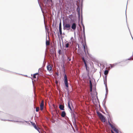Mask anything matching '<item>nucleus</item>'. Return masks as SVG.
<instances>
[{"instance_id":"29","label":"nucleus","mask_w":133,"mask_h":133,"mask_svg":"<svg viewBox=\"0 0 133 133\" xmlns=\"http://www.w3.org/2000/svg\"><path fill=\"white\" fill-rule=\"evenodd\" d=\"M59 28H62V24L61 22H59Z\"/></svg>"},{"instance_id":"19","label":"nucleus","mask_w":133,"mask_h":133,"mask_svg":"<svg viewBox=\"0 0 133 133\" xmlns=\"http://www.w3.org/2000/svg\"><path fill=\"white\" fill-rule=\"evenodd\" d=\"M109 71L108 70H107L106 69L104 71V75H107L109 73Z\"/></svg>"},{"instance_id":"14","label":"nucleus","mask_w":133,"mask_h":133,"mask_svg":"<svg viewBox=\"0 0 133 133\" xmlns=\"http://www.w3.org/2000/svg\"><path fill=\"white\" fill-rule=\"evenodd\" d=\"M103 107H104V108L105 111L108 114V117H110V115L109 114L108 112L107 111V108L106 106Z\"/></svg>"},{"instance_id":"21","label":"nucleus","mask_w":133,"mask_h":133,"mask_svg":"<svg viewBox=\"0 0 133 133\" xmlns=\"http://www.w3.org/2000/svg\"><path fill=\"white\" fill-rule=\"evenodd\" d=\"M105 99V98L104 99ZM106 102V100H105L104 99L103 101V102L102 103V104L103 107L106 106H105V103Z\"/></svg>"},{"instance_id":"56","label":"nucleus","mask_w":133,"mask_h":133,"mask_svg":"<svg viewBox=\"0 0 133 133\" xmlns=\"http://www.w3.org/2000/svg\"><path fill=\"white\" fill-rule=\"evenodd\" d=\"M74 38L73 37H71V40L72 39H73Z\"/></svg>"},{"instance_id":"36","label":"nucleus","mask_w":133,"mask_h":133,"mask_svg":"<svg viewBox=\"0 0 133 133\" xmlns=\"http://www.w3.org/2000/svg\"><path fill=\"white\" fill-rule=\"evenodd\" d=\"M125 64L124 63H122L121 64V65H120L121 66H125Z\"/></svg>"},{"instance_id":"34","label":"nucleus","mask_w":133,"mask_h":133,"mask_svg":"<svg viewBox=\"0 0 133 133\" xmlns=\"http://www.w3.org/2000/svg\"><path fill=\"white\" fill-rule=\"evenodd\" d=\"M0 70H1L2 71H5V69H4L2 68H1L0 67Z\"/></svg>"},{"instance_id":"40","label":"nucleus","mask_w":133,"mask_h":133,"mask_svg":"<svg viewBox=\"0 0 133 133\" xmlns=\"http://www.w3.org/2000/svg\"><path fill=\"white\" fill-rule=\"evenodd\" d=\"M40 69V68L39 69V70H38V72H37V73H35V75H37V74H38L39 72V69Z\"/></svg>"},{"instance_id":"52","label":"nucleus","mask_w":133,"mask_h":133,"mask_svg":"<svg viewBox=\"0 0 133 133\" xmlns=\"http://www.w3.org/2000/svg\"><path fill=\"white\" fill-rule=\"evenodd\" d=\"M112 64H110V65L111 66H113V65H112Z\"/></svg>"},{"instance_id":"2","label":"nucleus","mask_w":133,"mask_h":133,"mask_svg":"<svg viewBox=\"0 0 133 133\" xmlns=\"http://www.w3.org/2000/svg\"><path fill=\"white\" fill-rule=\"evenodd\" d=\"M64 83L65 85V89L69 91V85L68 82V79H67L66 75V74H65L64 76Z\"/></svg>"},{"instance_id":"47","label":"nucleus","mask_w":133,"mask_h":133,"mask_svg":"<svg viewBox=\"0 0 133 133\" xmlns=\"http://www.w3.org/2000/svg\"><path fill=\"white\" fill-rule=\"evenodd\" d=\"M68 59L69 61H71V58H68Z\"/></svg>"},{"instance_id":"23","label":"nucleus","mask_w":133,"mask_h":133,"mask_svg":"<svg viewBox=\"0 0 133 133\" xmlns=\"http://www.w3.org/2000/svg\"><path fill=\"white\" fill-rule=\"evenodd\" d=\"M1 120L2 121H5L7 120H6L3 119H1ZM8 120V121H14V122H19V121H12V120Z\"/></svg>"},{"instance_id":"57","label":"nucleus","mask_w":133,"mask_h":133,"mask_svg":"<svg viewBox=\"0 0 133 133\" xmlns=\"http://www.w3.org/2000/svg\"><path fill=\"white\" fill-rule=\"evenodd\" d=\"M90 84L91 85V82L90 81Z\"/></svg>"},{"instance_id":"49","label":"nucleus","mask_w":133,"mask_h":133,"mask_svg":"<svg viewBox=\"0 0 133 133\" xmlns=\"http://www.w3.org/2000/svg\"><path fill=\"white\" fill-rule=\"evenodd\" d=\"M57 34H58V37L59 38V33L58 32L57 33Z\"/></svg>"},{"instance_id":"22","label":"nucleus","mask_w":133,"mask_h":133,"mask_svg":"<svg viewBox=\"0 0 133 133\" xmlns=\"http://www.w3.org/2000/svg\"><path fill=\"white\" fill-rule=\"evenodd\" d=\"M83 36V41L84 42H86V38H85V34L84 33V34H82Z\"/></svg>"},{"instance_id":"50","label":"nucleus","mask_w":133,"mask_h":133,"mask_svg":"<svg viewBox=\"0 0 133 133\" xmlns=\"http://www.w3.org/2000/svg\"><path fill=\"white\" fill-rule=\"evenodd\" d=\"M69 108L70 109V110L71 111H72V108H71V107H70V108Z\"/></svg>"},{"instance_id":"30","label":"nucleus","mask_w":133,"mask_h":133,"mask_svg":"<svg viewBox=\"0 0 133 133\" xmlns=\"http://www.w3.org/2000/svg\"><path fill=\"white\" fill-rule=\"evenodd\" d=\"M59 3L61 5H62L63 3L62 1V0H59Z\"/></svg>"},{"instance_id":"1","label":"nucleus","mask_w":133,"mask_h":133,"mask_svg":"<svg viewBox=\"0 0 133 133\" xmlns=\"http://www.w3.org/2000/svg\"><path fill=\"white\" fill-rule=\"evenodd\" d=\"M78 19L79 21L81 20V23L82 26L83 28H85V26L83 23V16H82V9H81V17L80 16V9L79 8L78 10Z\"/></svg>"},{"instance_id":"55","label":"nucleus","mask_w":133,"mask_h":133,"mask_svg":"<svg viewBox=\"0 0 133 133\" xmlns=\"http://www.w3.org/2000/svg\"><path fill=\"white\" fill-rule=\"evenodd\" d=\"M54 24L53 23V24H52V27H54Z\"/></svg>"},{"instance_id":"5","label":"nucleus","mask_w":133,"mask_h":133,"mask_svg":"<svg viewBox=\"0 0 133 133\" xmlns=\"http://www.w3.org/2000/svg\"><path fill=\"white\" fill-rule=\"evenodd\" d=\"M97 113L99 116L101 118L102 120L103 121V122H105V117L102 115V114L101 112H97Z\"/></svg>"},{"instance_id":"8","label":"nucleus","mask_w":133,"mask_h":133,"mask_svg":"<svg viewBox=\"0 0 133 133\" xmlns=\"http://www.w3.org/2000/svg\"><path fill=\"white\" fill-rule=\"evenodd\" d=\"M46 68L48 71L49 72H52V68L50 65L49 64L47 65L46 66Z\"/></svg>"},{"instance_id":"44","label":"nucleus","mask_w":133,"mask_h":133,"mask_svg":"<svg viewBox=\"0 0 133 133\" xmlns=\"http://www.w3.org/2000/svg\"><path fill=\"white\" fill-rule=\"evenodd\" d=\"M74 36H75H75L76 35V32L75 31L74 32Z\"/></svg>"},{"instance_id":"37","label":"nucleus","mask_w":133,"mask_h":133,"mask_svg":"<svg viewBox=\"0 0 133 133\" xmlns=\"http://www.w3.org/2000/svg\"><path fill=\"white\" fill-rule=\"evenodd\" d=\"M38 3H39V5L40 7V8H41V10L42 11V12H43V11H42V8L41 7V6L39 4V1H38Z\"/></svg>"},{"instance_id":"64","label":"nucleus","mask_w":133,"mask_h":133,"mask_svg":"<svg viewBox=\"0 0 133 133\" xmlns=\"http://www.w3.org/2000/svg\"><path fill=\"white\" fill-rule=\"evenodd\" d=\"M132 56H133V54L132 55Z\"/></svg>"},{"instance_id":"45","label":"nucleus","mask_w":133,"mask_h":133,"mask_svg":"<svg viewBox=\"0 0 133 133\" xmlns=\"http://www.w3.org/2000/svg\"><path fill=\"white\" fill-rule=\"evenodd\" d=\"M19 122H21V123H23L24 122L22 121H19Z\"/></svg>"},{"instance_id":"54","label":"nucleus","mask_w":133,"mask_h":133,"mask_svg":"<svg viewBox=\"0 0 133 133\" xmlns=\"http://www.w3.org/2000/svg\"><path fill=\"white\" fill-rule=\"evenodd\" d=\"M61 39H62V45H63V39H62V38H61Z\"/></svg>"},{"instance_id":"11","label":"nucleus","mask_w":133,"mask_h":133,"mask_svg":"<svg viewBox=\"0 0 133 133\" xmlns=\"http://www.w3.org/2000/svg\"><path fill=\"white\" fill-rule=\"evenodd\" d=\"M71 27L74 31H75L76 30V24L75 23H73Z\"/></svg>"},{"instance_id":"18","label":"nucleus","mask_w":133,"mask_h":133,"mask_svg":"<svg viewBox=\"0 0 133 133\" xmlns=\"http://www.w3.org/2000/svg\"><path fill=\"white\" fill-rule=\"evenodd\" d=\"M65 45L66 48H68L69 47V44L67 41H66L65 43Z\"/></svg>"},{"instance_id":"20","label":"nucleus","mask_w":133,"mask_h":133,"mask_svg":"<svg viewBox=\"0 0 133 133\" xmlns=\"http://www.w3.org/2000/svg\"><path fill=\"white\" fill-rule=\"evenodd\" d=\"M121 63V62H119L118 63V62L117 63H115L112 64V65H113V66H111V68L114 67L115 65H116L118 64V63Z\"/></svg>"},{"instance_id":"38","label":"nucleus","mask_w":133,"mask_h":133,"mask_svg":"<svg viewBox=\"0 0 133 133\" xmlns=\"http://www.w3.org/2000/svg\"><path fill=\"white\" fill-rule=\"evenodd\" d=\"M24 122H26L27 123V124H30L28 122V121H24Z\"/></svg>"},{"instance_id":"3","label":"nucleus","mask_w":133,"mask_h":133,"mask_svg":"<svg viewBox=\"0 0 133 133\" xmlns=\"http://www.w3.org/2000/svg\"><path fill=\"white\" fill-rule=\"evenodd\" d=\"M82 45L83 46L84 51L85 55H88L89 56H90V54L88 52L87 46L86 45L85 46L84 44H82Z\"/></svg>"},{"instance_id":"27","label":"nucleus","mask_w":133,"mask_h":133,"mask_svg":"<svg viewBox=\"0 0 133 133\" xmlns=\"http://www.w3.org/2000/svg\"><path fill=\"white\" fill-rule=\"evenodd\" d=\"M47 37L46 36V45H49V44H50V43H49V41H47Z\"/></svg>"},{"instance_id":"35","label":"nucleus","mask_w":133,"mask_h":133,"mask_svg":"<svg viewBox=\"0 0 133 133\" xmlns=\"http://www.w3.org/2000/svg\"><path fill=\"white\" fill-rule=\"evenodd\" d=\"M33 77L34 78H36V75L35 74L33 75Z\"/></svg>"},{"instance_id":"46","label":"nucleus","mask_w":133,"mask_h":133,"mask_svg":"<svg viewBox=\"0 0 133 133\" xmlns=\"http://www.w3.org/2000/svg\"><path fill=\"white\" fill-rule=\"evenodd\" d=\"M64 65H63V68H64V73H65V69H64Z\"/></svg>"},{"instance_id":"12","label":"nucleus","mask_w":133,"mask_h":133,"mask_svg":"<svg viewBox=\"0 0 133 133\" xmlns=\"http://www.w3.org/2000/svg\"><path fill=\"white\" fill-rule=\"evenodd\" d=\"M107 75H105L104 77L103 78L104 79V84L105 85L106 84V85L107 84Z\"/></svg>"},{"instance_id":"7","label":"nucleus","mask_w":133,"mask_h":133,"mask_svg":"<svg viewBox=\"0 0 133 133\" xmlns=\"http://www.w3.org/2000/svg\"><path fill=\"white\" fill-rule=\"evenodd\" d=\"M71 116L72 117V121L73 123L76 122V116L74 112H72L71 113Z\"/></svg>"},{"instance_id":"59","label":"nucleus","mask_w":133,"mask_h":133,"mask_svg":"<svg viewBox=\"0 0 133 133\" xmlns=\"http://www.w3.org/2000/svg\"><path fill=\"white\" fill-rule=\"evenodd\" d=\"M52 51V52L53 53L54 52V51L53 50H52V51H51V52Z\"/></svg>"},{"instance_id":"10","label":"nucleus","mask_w":133,"mask_h":133,"mask_svg":"<svg viewBox=\"0 0 133 133\" xmlns=\"http://www.w3.org/2000/svg\"><path fill=\"white\" fill-rule=\"evenodd\" d=\"M105 86L106 90V94H105V98H106L107 97V94H108V88H107V85H106V84H105Z\"/></svg>"},{"instance_id":"16","label":"nucleus","mask_w":133,"mask_h":133,"mask_svg":"<svg viewBox=\"0 0 133 133\" xmlns=\"http://www.w3.org/2000/svg\"><path fill=\"white\" fill-rule=\"evenodd\" d=\"M66 115V113L64 111H62L61 114V116L62 117H64Z\"/></svg>"},{"instance_id":"25","label":"nucleus","mask_w":133,"mask_h":133,"mask_svg":"<svg viewBox=\"0 0 133 133\" xmlns=\"http://www.w3.org/2000/svg\"><path fill=\"white\" fill-rule=\"evenodd\" d=\"M131 57H130L128 59H124L122 61V62H125L128 60H130V59Z\"/></svg>"},{"instance_id":"31","label":"nucleus","mask_w":133,"mask_h":133,"mask_svg":"<svg viewBox=\"0 0 133 133\" xmlns=\"http://www.w3.org/2000/svg\"><path fill=\"white\" fill-rule=\"evenodd\" d=\"M85 33V28H83V31H82V34H84Z\"/></svg>"},{"instance_id":"13","label":"nucleus","mask_w":133,"mask_h":133,"mask_svg":"<svg viewBox=\"0 0 133 133\" xmlns=\"http://www.w3.org/2000/svg\"><path fill=\"white\" fill-rule=\"evenodd\" d=\"M59 108L62 110H64V107L62 105L60 104L59 105Z\"/></svg>"},{"instance_id":"17","label":"nucleus","mask_w":133,"mask_h":133,"mask_svg":"<svg viewBox=\"0 0 133 133\" xmlns=\"http://www.w3.org/2000/svg\"><path fill=\"white\" fill-rule=\"evenodd\" d=\"M108 122L109 125L110 126L111 128L113 129L115 127L109 121H108Z\"/></svg>"},{"instance_id":"61","label":"nucleus","mask_w":133,"mask_h":133,"mask_svg":"<svg viewBox=\"0 0 133 133\" xmlns=\"http://www.w3.org/2000/svg\"><path fill=\"white\" fill-rule=\"evenodd\" d=\"M119 133H121V131H120V132H119Z\"/></svg>"},{"instance_id":"53","label":"nucleus","mask_w":133,"mask_h":133,"mask_svg":"<svg viewBox=\"0 0 133 133\" xmlns=\"http://www.w3.org/2000/svg\"><path fill=\"white\" fill-rule=\"evenodd\" d=\"M30 77V78L32 79V83H33V81H32V80H33L32 78V77Z\"/></svg>"},{"instance_id":"51","label":"nucleus","mask_w":133,"mask_h":133,"mask_svg":"<svg viewBox=\"0 0 133 133\" xmlns=\"http://www.w3.org/2000/svg\"><path fill=\"white\" fill-rule=\"evenodd\" d=\"M69 108L70 109V110L71 111H72V108H71V107H70V108Z\"/></svg>"},{"instance_id":"15","label":"nucleus","mask_w":133,"mask_h":133,"mask_svg":"<svg viewBox=\"0 0 133 133\" xmlns=\"http://www.w3.org/2000/svg\"><path fill=\"white\" fill-rule=\"evenodd\" d=\"M43 106H44V104H43V102L42 101V103H41V104L40 105V109H41V110H43Z\"/></svg>"},{"instance_id":"41","label":"nucleus","mask_w":133,"mask_h":133,"mask_svg":"<svg viewBox=\"0 0 133 133\" xmlns=\"http://www.w3.org/2000/svg\"><path fill=\"white\" fill-rule=\"evenodd\" d=\"M68 43H69V46L70 45L71 46L72 45V43L71 42H68Z\"/></svg>"},{"instance_id":"33","label":"nucleus","mask_w":133,"mask_h":133,"mask_svg":"<svg viewBox=\"0 0 133 133\" xmlns=\"http://www.w3.org/2000/svg\"><path fill=\"white\" fill-rule=\"evenodd\" d=\"M71 26H70V28H67V29H66L67 30H70V29H71V31H72V29H71Z\"/></svg>"},{"instance_id":"62","label":"nucleus","mask_w":133,"mask_h":133,"mask_svg":"<svg viewBox=\"0 0 133 133\" xmlns=\"http://www.w3.org/2000/svg\"><path fill=\"white\" fill-rule=\"evenodd\" d=\"M91 90H92V89H91Z\"/></svg>"},{"instance_id":"60","label":"nucleus","mask_w":133,"mask_h":133,"mask_svg":"<svg viewBox=\"0 0 133 133\" xmlns=\"http://www.w3.org/2000/svg\"><path fill=\"white\" fill-rule=\"evenodd\" d=\"M47 3V2H45V3H46V4Z\"/></svg>"},{"instance_id":"9","label":"nucleus","mask_w":133,"mask_h":133,"mask_svg":"<svg viewBox=\"0 0 133 133\" xmlns=\"http://www.w3.org/2000/svg\"><path fill=\"white\" fill-rule=\"evenodd\" d=\"M63 29L65 30V28H70V24L69 23H66L65 25L64 24H63Z\"/></svg>"},{"instance_id":"63","label":"nucleus","mask_w":133,"mask_h":133,"mask_svg":"<svg viewBox=\"0 0 133 133\" xmlns=\"http://www.w3.org/2000/svg\"><path fill=\"white\" fill-rule=\"evenodd\" d=\"M63 34H64V32H63Z\"/></svg>"},{"instance_id":"39","label":"nucleus","mask_w":133,"mask_h":133,"mask_svg":"<svg viewBox=\"0 0 133 133\" xmlns=\"http://www.w3.org/2000/svg\"><path fill=\"white\" fill-rule=\"evenodd\" d=\"M58 53L59 54H60L61 53V50H59L58 51Z\"/></svg>"},{"instance_id":"6","label":"nucleus","mask_w":133,"mask_h":133,"mask_svg":"<svg viewBox=\"0 0 133 133\" xmlns=\"http://www.w3.org/2000/svg\"><path fill=\"white\" fill-rule=\"evenodd\" d=\"M82 58H83V60L84 61V65L85 67L86 71H87V72H88V76H89V68L88 66L87 65V64H86V63L85 61V60L84 57L83 56Z\"/></svg>"},{"instance_id":"4","label":"nucleus","mask_w":133,"mask_h":133,"mask_svg":"<svg viewBox=\"0 0 133 133\" xmlns=\"http://www.w3.org/2000/svg\"><path fill=\"white\" fill-rule=\"evenodd\" d=\"M30 123H31L32 125L34 127V128L39 133H41L40 128L36 126L35 123L31 121H30Z\"/></svg>"},{"instance_id":"32","label":"nucleus","mask_w":133,"mask_h":133,"mask_svg":"<svg viewBox=\"0 0 133 133\" xmlns=\"http://www.w3.org/2000/svg\"><path fill=\"white\" fill-rule=\"evenodd\" d=\"M39 108L38 107H37V108H36V112H38L39 110Z\"/></svg>"},{"instance_id":"42","label":"nucleus","mask_w":133,"mask_h":133,"mask_svg":"<svg viewBox=\"0 0 133 133\" xmlns=\"http://www.w3.org/2000/svg\"><path fill=\"white\" fill-rule=\"evenodd\" d=\"M5 71L6 72H11V71H10L8 70H5Z\"/></svg>"},{"instance_id":"43","label":"nucleus","mask_w":133,"mask_h":133,"mask_svg":"<svg viewBox=\"0 0 133 133\" xmlns=\"http://www.w3.org/2000/svg\"><path fill=\"white\" fill-rule=\"evenodd\" d=\"M59 40H60V42H59L60 45V46L61 47V41L60 39H59Z\"/></svg>"},{"instance_id":"28","label":"nucleus","mask_w":133,"mask_h":133,"mask_svg":"<svg viewBox=\"0 0 133 133\" xmlns=\"http://www.w3.org/2000/svg\"><path fill=\"white\" fill-rule=\"evenodd\" d=\"M68 106L69 108L71 107L70 104V101H68Z\"/></svg>"},{"instance_id":"24","label":"nucleus","mask_w":133,"mask_h":133,"mask_svg":"<svg viewBox=\"0 0 133 133\" xmlns=\"http://www.w3.org/2000/svg\"><path fill=\"white\" fill-rule=\"evenodd\" d=\"M113 130L116 133H118V131L117 129H116L115 128Z\"/></svg>"},{"instance_id":"26","label":"nucleus","mask_w":133,"mask_h":133,"mask_svg":"<svg viewBox=\"0 0 133 133\" xmlns=\"http://www.w3.org/2000/svg\"><path fill=\"white\" fill-rule=\"evenodd\" d=\"M59 31L60 34V35H61L62 34V28H59Z\"/></svg>"},{"instance_id":"58","label":"nucleus","mask_w":133,"mask_h":133,"mask_svg":"<svg viewBox=\"0 0 133 133\" xmlns=\"http://www.w3.org/2000/svg\"><path fill=\"white\" fill-rule=\"evenodd\" d=\"M25 76H26V77H28V76L26 75H24Z\"/></svg>"},{"instance_id":"48","label":"nucleus","mask_w":133,"mask_h":133,"mask_svg":"<svg viewBox=\"0 0 133 133\" xmlns=\"http://www.w3.org/2000/svg\"><path fill=\"white\" fill-rule=\"evenodd\" d=\"M84 75L83 74L82 75V77H84V78H86L87 77H85L84 76Z\"/></svg>"}]
</instances>
